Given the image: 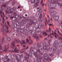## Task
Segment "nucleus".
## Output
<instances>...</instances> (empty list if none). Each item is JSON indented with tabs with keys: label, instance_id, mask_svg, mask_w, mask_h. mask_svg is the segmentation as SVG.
<instances>
[{
	"label": "nucleus",
	"instance_id": "obj_36",
	"mask_svg": "<svg viewBox=\"0 0 62 62\" xmlns=\"http://www.w3.org/2000/svg\"><path fill=\"white\" fill-rule=\"evenodd\" d=\"M30 41L31 42H30L29 43V45H30V44H31V43H33V42L32 41V40H30Z\"/></svg>",
	"mask_w": 62,
	"mask_h": 62
},
{
	"label": "nucleus",
	"instance_id": "obj_62",
	"mask_svg": "<svg viewBox=\"0 0 62 62\" xmlns=\"http://www.w3.org/2000/svg\"><path fill=\"white\" fill-rule=\"evenodd\" d=\"M23 54H22L21 55V57L22 58L23 57Z\"/></svg>",
	"mask_w": 62,
	"mask_h": 62
},
{
	"label": "nucleus",
	"instance_id": "obj_23",
	"mask_svg": "<svg viewBox=\"0 0 62 62\" xmlns=\"http://www.w3.org/2000/svg\"><path fill=\"white\" fill-rule=\"evenodd\" d=\"M46 21L45 22V26H46V23H50V22H49V19H48V21H47V20L45 19Z\"/></svg>",
	"mask_w": 62,
	"mask_h": 62
},
{
	"label": "nucleus",
	"instance_id": "obj_50",
	"mask_svg": "<svg viewBox=\"0 0 62 62\" xmlns=\"http://www.w3.org/2000/svg\"><path fill=\"white\" fill-rule=\"evenodd\" d=\"M59 6L61 8H62V4L61 3H59Z\"/></svg>",
	"mask_w": 62,
	"mask_h": 62
},
{
	"label": "nucleus",
	"instance_id": "obj_34",
	"mask_svg": "<svg viewBox=\"0 0 62 62\" xmlns=\"http://www.w3.org/2000/svg\"><path fill=\"white\" fill-rule=\"evenodd\" d=\"M6 59L7 60V62H12L11 61H9V60L8 58H6Z\"/></svg>",
	"mask_w": 62,
	"mask_h": 62
},
{
	"label": "nucleus",
	"instance_id": "obj_35",
	"mask_svg": "<svg viewBox=\"0 0 62 62\" xmlns=\"http://www.w3.org/2000/svg\"><path fill=\"white\" fill-rule=\"evenodd\" d=\"M16 3V1H15L14 0L12 2V5L13 6L15 5V3Z\"/></svg>",
	"mask_w": 62,
	"mask_h": 62
},
{
	"label": "nucleus",
	"instance_id": "obj_4",
	"mask_svg": "<svg viewBox=\"0 0 62 62\" xmlns=\"http://www.w3.org/2000/svg\"><path fill=\"white\" fill-rule=\"evenodd\" d=\"M4 9H5V11L6 13L10 14L13 13V11H14L16 10V8L13 7L12 9H10V8H8L7 7H5Z\"/></svg>",
	"mask_w": 62,
	"mask_h": 62
},
{
	"label": "nucleus",
	"instance_id": "obj_60",
	"mask_svg": "<svg viewBox=\"0 0 62 62\" xmlns=\"http://www.w3.org/2000/svg\"><path fill=\"white\" fill-rule=\"evenodd\" d=\"M7 23L9 25V26L10 25H9V22H8L7 21Z\"/></svg>",
	"mask_w": 62,
	"mask_h": 62
},
{
	"label": "nucleus",
	"instance_id": "obj_14",
	"mask_svg": "<svg viewBox=\"0 0 62 62\" xmlns=\"http://www.w3.org/2000/svg\"><path fill=\"white\" fill-rule=\"evenodd\" d=\"M44 57L45 59L46 60H49V57L48 55L47 54H45L44 55Z\"/></svg>",
	"mask_w": 62,
	"mask_h": 62
},
{
	"label": "nucleus",
	"instance_id": "obj_61",
	"mask_svg": "<svg viewBox=\"0 0 62 62\" xmlns=\"http://www.w3.org/2000/svg\"><path fill=\"white\" fill-rule=\"evenodd\" d=\"M5 31H3V35H4V34H6V33H5V32H4Z\"/></svg>",
	"mask_w": 62,
	"mask_h": 62
},
{
	"label": "nucleus",
	"instance_id": "obj_29",
	"mask_svg": "<svg viewBox=\"0 0 62 62\" xmlns=\"http://www.w3.org/2000/svg\"><path fill=\"white\" fill-rule=\"evenodd\" d=\"M22 29H18L17 30V31L18 32H22Z\"/></svg>",
	"mask_w": 62,
	"mask_h": 62
},
{
	"label": "nucleus",
	"instance_id": "obj_49",
	"mask_svg": "<svg viewBox=\"0 0 62 62\" xmlns=\"http://www.w3.org/2000/svg\"><path fill=\"white\" fill-rule=\"evenodd\" d=\"M37 36V34H35V36L33 35L32 36V37H34V38H36V36Z\"/></svg>",
	"mask_w": 62,
	"mask_h": 62
},
{
	"label": "nucleus",
	"instance_id": "obj_3",
	"mask_svg": "<svg viewBox=\"0 0 62 62\" xmlns=\"http://www.w3.org/2000/svg\"><path fill=\"white\" fill-rule=\"evenodd\" d=\"M49 13L52 17H53L54 20H56H56H58L59 19V16L58 15L55 16V14L56 13V11H54L52 12V10H50Z\"/></svg>",
	"mask_w": 62,
	"mask_h": 62
},
{
	"label": "nucleus",
	"instance_id": "obj_10",
	"mask_svg": "<svg viewBox=\"0 0 62 62\" xmlns=\"http://www.w3.org/2000/svg\"><path fill=\"white\" fill-rule=\"evenodd\" d=\"M40 46H41V45L39 43H38L37 45H34V48L35 50H37L38 49H40Z\"/></svg>",
	"mask_w": 62,
	"mask_h": 62
},
{
	"label": "nucleus",
	"instance_id": "obj_59",
	"mask_svg": "<svg viewBox=\"0 0 62 62\" xmlns=\"http://www.w3.org/2000/svg\"><path fill=\"white\" fill-rule=\"evenodd\" d=\"M4 1L3 0H0V3H2Z\"/></svg>",
	"mask_w": 62,
	"mask_h": 62
},
{
	"label": "nucleus",
	"instance_id": "obj_51",
	"mask_svg": "<svg viewBox=\"0 0 62 62\" xmlns=\"http://www.w3.org/2000/svg\"><path fill=\"white\" fill-rule=\"evenodd\" d=\"M26 40L27 43H28V42H29V40H28V38H27Z\"/></svg>",
	"mask_w": 62,
	"mask_h": 62
},
{
	"label": "nucleus",
	"instance_id": "obj_7",
	"mask_svg": "<svg viewBox=\"0 0 62 62\" xmlns=\"http://www.w3.org/2000/svg\"><path fill=\"white\" fill-rule=\"evenodd\" d=\"M58 42L57 41H55L54 42V46L55 47V48H54L53 50V52L54 53H55L56 52V47L58 46Z\"/></svg>",
	"mask_w": 62,
	"mask_h": 62
},
{
	"label": "nucleus",
	"instance_id": "obj_46",
	"mask_svg": "<svg viewBox=\"0 0 62 62\" xmlns=\"http://www.w3.org/2000/svg\"><path fill=\"white\" fill-rule=\"evenodd\" d=\"M13 51H14V50H9V52H10V53H11L12 52H14Z\"/></svg>",
	"mask_w": 62,
	"mask_h": 62
},
{
	"label": "nucleus",
	"instance_id": "obj_64",
	"mask_svg": "<svg viewBox=\"0 0 62 62\" xmlns=\"http://www.w3.org/2000/svg\"><path fill=\"white\" fill-rule=\"evenodd\" d=\"M21 6H18L17 7V8L18 9H19V8H21Z\"/></svg>",
	"mask_w": 62,
	"mask_h": 62
},
{
	"label": "nucleus",
	"instance_id": "obj_63",
	"mask_svg": "<svg viewBox=\"0 0 62 62\" xmlns=\"http://www.w3.org/2000/svg\"><path fill=\"white\" fill-rule=\"evenodd\" d=\"M50 39H53V37L52 36H51V35H50Z\"/></svg>",
	"mask_w": 62,
	"mask_h": 62
},
{
	"label": "nucleus",
	"instance_id": "obj_40",
	"mask_svg": "<svg viewBox=\"0 0 62 62\" xmlns=\"http://www.w3.org/2000/svg\"><path fill=\"white\" fill-rule=\"evenodd\" d=\"M14 30H15V31H17L18 29V28L15 27L14 28Z\"/></svg>",
	"mask_w": 62,
	"mask_h": 62
},
{
	"label": "nucleus",
	"instance_id": "obj_37",
	"mask_svg": "<svg viewBox=\"0 0 62 62\" xmlns=\"http://www.w3.org/2000/svg\"><path fill=\"white\" fill-rule=\"evenodd\" d=\"M42 17V14H40V16H39V19L40 20L41 19V18Z\"/></svg>",
	"mask_w": 62,
	"mask_h": 62
},
{
	"label": "nucleus",
	"instance_id": "obj_43",
	"mask_svg": "<svg viewBox=\"0 0 62 62\" xmlns=\"http://www.w3.org/2000/svg\"><path fill=\"white\" fill-rule=\"evenodd\" d=\"M20 23H18V24H17V23H16V25L17 26H18L19 27V26L20 25Z\"/></svg>",
	"mask_w": 62,
	"mask_h": 62
},
{
	"label": "nucleus",
	"instance_id": "obj_5",
	"mask_svg": "<svg viewBox=\"0 0 62 62\" xmlns=\"http://www.w3.org/2000/svg\"><path fill=\"white\" fill-rule=\"evenodd\" d=\"M35 17L33 16L32 18L31 17H29L28 18V20L30 21L31 24H34L33 25L35 27H36V23H37V21L35 20Z\"/></svg>",
	"mask_w": 62,
	"mask_h": 62
},
{
	"label": "nucleus",
	"instance_id": "obj_38",
	"mask_svg": "<svg viewBox=\"0 0 62 62\" xmlns=\"http://www.w3.org/2000/svg\"><path fill=\"white\" fill-rule=\"evenodd\" d=\"M39 13H41V8L40 7H39Z\"/></svg>",
	"mask_w": 62,
	"mask_h": 62
},
{
	"label": "nucleus",
	"instance_id": "obj_57",
	"mask_svg": "<svg viewBox=\"0 0 62 62\" xmlns=\"http://www.w3.org/2000/svg\"><path fill=\"white\" fill-rule=\"evenodd\" d=\"M4 21H5V18H4V17H3L2 19V22H4Z\"/></svg>",
	"mask_w": 62,
	"mask_h": 62
},
{
	"label": "nucleus",
	"instance_id": "obj_32",
	"mask_svg": "<svg viewBox=\"0 0 62 62\" xmlns=\"http://www.w3.org/2000/svg\"><path fill=\"white\" fill-rule=\"evenodd\" d=\"M7 5V3H4V4H3V5H2V7H6V6Z\"/></svg>",
	"mask_w": 62,
	"mask_h": 62
},
{
	"label": "nucleus",
	"instance_id": "obj_54",
	"mask_svg": "<svg viewBox=\"0 0 62 62\" xmlns=\"http://www.w3.org/2000/svg\"><path fill=\"white\" fill-rule=\"evenodd\" d=\"M49 31H48L47 30H46V31L47 32H49V31H50L51 30V29H50V28H49Z\"/></svg>",
	"mask_w": 62,
	"mask_h": 62
},
{
	"label": "nucleus",
	"instance_id": "obj_17",
	"mask_svg": "<svg viewBox=\"0 0 62 62\" xmlns=\"http://www.w3.org/2000/svg\"><path fill=\"white\" fill-rule=\"evenodd\" d=\"M39 0H37V2L34 4V6L35 7H37L38 6V4H39Z\"/></svg>",
	"mask_w": 62,
	"mask_h": 62
},
{
	"label": "nucleus",
	"instance_id": "obj_26",
	"mask_svg": "<svg viewBox=\"0 0 62 62\" xmlns=\"http://www.w3.org/2000/svg\"><path fill=\"white\" fill-rule=\"evenodd\" d=\"M5 40V38L4 37H3L1 39V41L2 42V43H3L4 42V40Z\"/></svg>",
	"mask_w": 62,
	"mask_h": 62
},
{
	"label": "nucleus",
	"instance_id": "obj_39",
	"mask_svg": "<svg viewBox=\"0 0 62 62\" xmlns=\"http://www.w3.org/2000/svg\"><path fill=\"white\" fill-rule=\"evenodd\" d=\"M11 57V54H9L8 56V58H10Z\"/></svg>",
	"mask_w": 62,
	"mask_h": 62
},
{
	"label": "nucleus",
	"instance_id": "obj_15",
	"mask_svg": "<svg viewBox=\"0 0 62 62\" xmlns=\"http://www.w3.org/2000/svg\"><path fill=\"white\" fill-rule=\"evenodd\" d=\"M17 58H16V60L17 61H19V60H21V58L20 57V55L19 54H17Z\"/></svg>",
	"mask_w": 62,
	"mask_h": 62
},
{
	"label": "nucleus",
	"instance_id": "obj_21",
	"mask_svg": "<svg viewBox=\"0 0 62 62\" xmlns=\"http://www.w3.org/2000/svg\"><path fill=\"white\" fill-rule=\"evenodd\" d=\"M2 58V59H3V60H5V58L4 57V55H0V58Z\"/></svg>",
	"mask_w": 62,
	"mask_h": 62
},
{
	"label": "nucleus",
	"instance_id": "obj_16",
	"mask_svg": "<svg viewBox=\"0 0 62 62\" xmlns=\"http://www.w3.org/2000/svg\"><path fill=\"white\" fill-rule=\"evenodd\" d=\"M11 45L12 46V47H11V49H13L14 48L16 47L15 44V42L14 41L12 43H11Z\"/></svg>",
	"mask_w": 62,
	"mask_h": 62
},
{
	"label": "nucleus",
	"instance_id": "obj_25",
	"mask_svg": "<svg viewBox=\"0 0 62 62\" xmlns=\"http://www.w3.org/2000/svg\"><path fill=\"white\" fill-rule=\"evenodd\" d=\"M5 27L6 28V29L7 30V31H6V33H8V32H9V31H8V26L7 25H6L5 26Z\"/></svg>",
	"mask_w": 62,
	"mask_h": 62
},
{
	"label": "nucleus",
	"instance_id": "obj_19",
	"mask_svg": "<svg viewBox=\"0 0 62 62\" xmlns=\"http://www.w3.org/2000/svg\"><path fill=\"white\" fill-rule=\"evenodd\" d=\"M20 50H19L17 48V47H15L13 51L14 52H15V53H18L19 52L18 51H19Z\"/></svg>",
	"mask_w": 62,
	"mask_h": 62
},
{
	"label": "nucleus",
	"instance_id": "obj_30",
	"mask_svg": "<svg viewBox=\"0 0 62 62\" xmlns=\"http://www.w3.org/2000/svg\"><path fill=\"white\" fill-rule=\"evenodd\" d=\"M41 5H42V7L44 6V3H43V0H41Z\"/></svg>",
	"mask_w": 62,
	"mask_h": 62
},
{
	"label": "nucleus",
	"instance_id": "obj_24",
	"mask_svg": "<svg viewBox=\"0 0 62 62\" xmlns=\"http://www.w3.org/2000/svg\"><path fill=\"white\" fill-rule=\"evenodd\" d=\"M36 31H30V32L31 33V34H35L36 33Z\"/></svg>",
	"mask_w": 62,
	"mask_h": 62
},
{
	"label": "nucleus",
	"instance_id": "obj_33",
	"mask_svg": "<svg viewBox=\"0 0 62 62\" xmlns=\"http://www.w3.org/2000/svg\"><path fill=\"white\" fill-rule=\"evenodd\" d=\"M7 39L8 41H10V38L8 37H7Z\"/></svg>",
	"mask_w": 62,
	"mask_h": 62
},
{
	"label": "nucleus",
	"instance_id": "obj_12",
	"mask_svg": "<svg viewBox=\"0 0 62 62\" xmlns=\"http://www.w3.org/2000/svg\"><path fill=\"white\" fill-rule=\"evenodd\" d=\"M9 43H8L7 44V46L6 45H5L4 46V48H3L2 49V50L3 51H7V49H8V46H9Z\"/></svg>",
	"mask_w": 62,
	"mask_h": 62
},
{
	"label": "nucleus",
	"instance_id": "obj_22",
	"mask_svg": "<svg viewBox=\"0 0 62 62\" xmlns=\"http://www.w3.org/2000/svg\"><path fill=\"white\" fill-rule=\"evenodd\" d=\"M9 17H10V18L11 19V21H13L12 20L13 19L14 17H11L12 16V15L10 14H9Z\"/></svg>",
	"mask_w": 62,
	"mask_h": 62
},
{
	"label": "nucleus",
	"instance_id": "obj_11",
	"mask_svg": "<svg viewBox=\"0 0 62 62\" xmlns=\"http://www.w3.org/2000/svg\"><path fill=\"white\" fill-rule=\"evenodd\" d=\"M49 2H52L54 4H58V0H48Z\"/></svg>",
	"mask_w": 62,
	"mask_h": 62
},
{
	"label": "nucleus",
	"instance_id": "obj_13",
	"mask_svg": "<svg viewBox=\"0 0 62 62\" xmlns=\"http://www.w3.org/2000/svg\"><path fill=\"white\" fill-rule=\"evenodd\" d=\"M24 53L25 54H26V56H25L24 57V58H25V59L24 60H23V62H28V60L27 59H28L27 58H25V57H27V55H28V54H28L26 52H25Z\"/></svg>",
	"mask_w": 62,
	"mask_h": 62
},
{
	"label": "nucleus",
	"instance_id": "obj_44",
	"mask_svg": "<svg viewBox=\"0 0 62 62\" xmlns=\"http://www.w3.org/2000/svg\"><path fill=\"white\" fill-rule=\"evenodd\" d=\"M2 49V45H1V43H0V50H1Z\"/></svg>",
	"mask_w": 62,
	"mask_h": 62
},
{
	"label": "nucleus",
	"instance_id": "obj_45",
	"mask_svg": "<svg viewBox=\"0 0 62 62\" xmlns=\"http://www.w3.org/2000/svg\"><path fill=\"white\" fill-rule=\"evenodd\" d=\"M24 32L25 33H27V32H28V30H24Z\"/></svg>",
	"mask_w": 62,
	"mask_h": 62
},
{
	"label": "nucleus",
	"instance_id": "obj_52",
	"mask_svg": "<svg viewBox=\"0 0 62 62\" xmlns=\"http://www.w3.org/2000/svg\"><path fill=\"white\" fill-rule=\"evenodd\" d=\"M53 55H54V54H53V53H51V54H49V55L50 56H53Z\"/></svg>",
	"mask_w": 62,
	"mask_h": 62
},
{
	"label": "nucleus",
	"instance_id": "obj_8",
	"mask_svg": "<svg viewBox=\"0 0 62 62\" xmlns=\"http://www.w3.org/2000/svg\"><path fill=\"white\" fill-rule=\"evenodd\" d=\"M14 40L15 42H16L17 43H20L21 44H26V43H25L24 40H22V41H20V40L19 39H18L15 38L14 39Z\"/></svg>",
	"mask_w": 62,
	"mask_h": 62
},
{
	"label": "nucleus",
	"instance_id": "obj_31",
	"mask_svg": "<svg viewBox=\"0 0 62 62\" xmlns=\"http://www.w3.org/2000/svg\"><path fill=\"white\" fill-rule=\"evenodd\" d=\"M43 45V46H48V44H46V42H44L43 44H42Z\"/></svg>",
	"mask_w": 62,
	"mask_h": 62
},
{
	"label": "nucleus",
	"instance_id": "obj_55",
	"mask_svg": "<svg viewBox=\"0 0 62 62\" xmlns=\"http://www.w3.org/2000/svg\"><path fill=\"white\" fill-rule=\"evenodd\" d=\"M4 24V25H6V22L4 21L3 22H2Z\"/></svg>",
	"mask_w": 62,
	"mask_h": 62
},
{
	"label": "nucleus",
	"instance_id": "obj_9",
	"mask_svg": "<svg viewBox=\"0 0 62 62\" xmlns=\"http://www.w3.org/2000/svg\"><path fill=\"white\" fill-rule=\"evenodd\" d=\"M55 4H54L53 3L52 4L50 3L48 5V6L49 8H52L53 9H54L56 7V5Z\"/></svg>",
	"mask_w": 62,
	"mask_h": 62
},
{
	"label": "nucleus",
	"instance_id": "obj_41",
	"mask_svg": "<svg viewBox=\"0 0 62 62\" xmlns=\"http://www.w3.org/2000/svg\"><path fill=\"white\" fill-rule=\"evenodd\" d=\"M39 37H38L37 36V37H36V41H38V40H39Z\"/></svg>",
	"mask_w": 62,
	"mask_h": 62
},
{
	"label": "nucleus",
	"instance_id": "obj_1",
	"mask_svg": "<svg viewBox=\"0 0 62 62\" xmlns=\"http://www.w3.org/2000/svg\"><path fill=\"white\" fill-rule=\"evenodd\" d=\"M29 52L30 53L29 54H28L27 57H25V58H27L28 59H29V56L30 57H32V54H33V53L35 57H36L38 55L37 53L36 52H34V48L33 47L31 46L30 47Z\"/></svg>",
	"mask_w": 62,
	"mask_h": 62
},
{
	"label": "nucleus",
	"instance_id": "obj_48",
	"mask_svg": "<svg viewBox=\"0 0 62 62\" xmlns=\"http://www.w3.org/2000/svg\"><path fill=\"white\" fill-rule=\"evenodd\" d=\"M22 23H26V21H25V20H24L23 21Z\"/></svg>",
	"mask_w": 62,
	"mask_h": 62
},
{
	"label": "nucleus",
	"instance_id": "obj_2",
	"mask_svg": "<svg viewBox=\"0 0 62 62\" xmlns=\"http://www.w3.org/2000/svg\"><path fill=\"white\" fill-rule=\"evenodd\" d=\"M49 46V45L48 46H44L42 45H41L40 47V49L41 50V55H43V53H44V50H45V51H52V49H53V47H49V48L48 49L47 48V47H48Z\"/></svg>",
	"mask_w": 62,
	"mask_h": 62
},
{
	"label": "nucleus",
	"instance_id": "obj_56",
	"mask_svg": "<svg viewBox=\"0 0 62 62\" xmlns=\"http://www.w3.org/2000/svg\"><path fill=\"white\" fill-rule=\"evenodd\" d=\"M51 39H50L49 41H48V43L50 45V43H51Z\"/></svg>",
	"mask_w": 62,
	"mask_h": 62
},
{
	"label": "nucleus",
	"instance_id": "obj_27",
	"mask_svg": "<svg viewBox=\"0 0 62 62\" xmlns=\"http://www.w3.org/2000/svg\"><path fill=\"white\" fill-rule=\"evenodd\" d=\"M25 51V49H23L21 50V51L20 52V53H23V52H24Z\"/></svg>",
	"mask_w": 62,
	"mask_h": 62
},
{
	"label": "nucleus",
	"instance_id": "obj_18",
	"mask_svg": "<svg viewBox=\"0 0 62 62\" xmlns=\"http://www.w3.org/2000/svg\"><path fill=\"white\" fill-rule=\"evenodd\" d=\"M0 15L1 16V18H2V11H3V10H4V9H3V8H2V7H0Z\"/></svg>",
	"mask_w": 62,
	"mask_h": 62
},
{
	"label": "nucleus",
	"instance_id": "obj_53",
	"mask_svg": "<svg viewBox=\"0 0 62 62\" xmlns=\"http://www.w3.org/2000/svg\"><path fill=\"white\" fill-rule=\"evenodd\" d=\"M59 45L60 46H62V43L60 42L59 43Z\"/></svg>",
	"mask_w": 62,
	"mask_h": 62
},
{
	"label": "nucleus",
	"instance_id": "obj_42",
	"mask_svg": "<svg viewBox=\"0 0 62 62\" xmlns=\"http://www.w3.org/2000/svg\"><path fill=\"white\" fill-rule=\"evenodd\" d=\"M31 3H34V2H35V0H31Z\"/></svg>",
	"mask_w": 62,
	"mask_h": 62
},
{
	"label": "nucleus",
	"instance_id": "obj_6",
	"mask_svg": "<svg viewBox=\"0 0 62 62\" xmlns=\"http://www.w3.org/2000/svg\"><path fill=\"white\" fill-rule=\"evenodd\" d=\"M37 49V50H36L37 52V53H38H38L37 54V56L36 57H37V58H36V61L37 62H41V59L42 58V57L41 56H39V57L38 56V55H39V54H40V55H41V50L40 51V49Z\"/></svg>",
	"mask_w": 62,
	"mask_h": 62
},
{
	"label": "nucleus",
	"instance_id": "obj_58",
	"mask_svg": "<svg viewBox=\"0 0 62 62\" xmlns=\"http://www.w3.org/2000/svg\"><path fill=\"white\" fill-rule=\"evenodd\" d=\"M15 24L14 25L13 24H12L11 25L12 27L14 28V27H15Z\"/></svg>",
	"mask_w": 62,
	"mask_h": 62
},
{
	"label": "nucleus",
	"instance_id": "obj_28",
	"mask_svg": "<svg viewBox=\"0 0 62 62\" xmlns=\"http://www.w3.org/2000/svg\"><path fill=\"white\" fill-rule=\"evenodd\" d=\"M51 34L52 35H55L54 37H55V38H56V39H57V37H56V32H54V34H53V33H51Z\"/></svg>",
	"mask_w": 62,
	"mask_h": 62
},
{
	"label": "nucleus",
	"instance_id": "obj_20",
	"mask_svg": "<svg viewBox=\"0 0 62 62\" xmlns=\"http://www.w3.org/2000/svg\"><path fill=\"white\" fill-rule=\"evenodd\" d=\"M42 26H43V25H42V23H40L38 26V28L40 29L41 28V27H42Z\"/></svg>",
	"mask_w": 62,
	"mask_h": 62
},
{
	"label": "nucleus",
	"instance_id": "obj_47",
	"mask_svg": "<svg viewBox=\"0 0 62 62\" xmlns=\"http://www.w3.org/2000/svg\"><path fill=\"white\" fill-rule=\"evenodd\" d=\"M43 35H45V36H47V34L46 33V32H44L43 33Z\"/></svg>",
	"mask_w": 62,
	"mask_h": 62
}]
</instances>
